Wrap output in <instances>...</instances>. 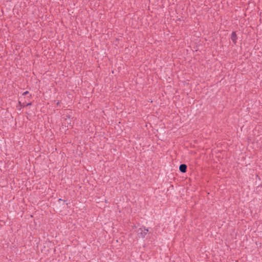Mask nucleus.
<instances>
[{"instance_id":"7ed1b4c3","label":"nucleus","mask_w":262,"mask_h":262,"mask_svg":"<svg viewBox=\"0 0 262 262\" xmlns=\"http://www.w3.org/2000/svg\"><path fill=\"white\" fill-rule=\"evenodd\" d=\"M231 39L234 44H236L237 42V37L236 32L233 31L231 33Z\"/></svg>"},{"instance_id":"f03ea898","label":"nucleus","mask_w":262,"mask_h":262,"mask_svg":"<svg viewBox=\"0 0 262 262\" xmlns=\"http://www.w3.org/2000/svg\"><path fill=\"white\" fill-rule=\"evenodd\" d=\"M187 166L185 164H181L179 166V170L181 172L185 173L187 171Z\"/></svg>"},{"instance_id":"f257e3e1","label":"nucleus","mask_w":262,"mask_h":262,"mask_svg":"<svg viewBox=\"0 0 262 262\" xmlns=\"http://www.w3.org/2000/svg\"><path fill=\"white\" fill-rule=\"evenodd\" d=\"M148 232V230L146 229L145 227L140 228L137 230L138 235L139 237L144 238Z\"/></svg>"},{"instance_id":"0eeeda50","label":"nucleus","mask_w":262,"mask_h":262,"mask_svg":"<svg viewBox=\"0 0 262 262\" xmlns=\"http://www.w3.org/2000/svg\"><path fill=\"white\" fill-rule=\"evenodd\" d=\"M31 104H32L31 103H28V104L26 105V106H28V105H31Z\"/></svg>"},{"instance_id":"39448f33","label":"nucleus","mask_w":262,"mask_h":262,"mask_svg":"<svg viewBox=\"0 0 262 262\" xmlns=\"http://www.w3.org/2000/svg\"><path fill=\"white\" fill-rule=\"evenodd\" d=\"M19 103L20 104V105H21V106H25V105L24 104V103L21 104V102H20V101H19Z\"/></svg>"},{"instance_id":"20e7f679","label":"nucleus","mask_w":262,"mask_h":262,"mask_svg":"<svg viewBox=\"0 0 262 262\" xmlns=\"http://www.w3.org/2000/svg\"><path fill=\"white\" fill-rule=\"evenodd\" d=\"M29 94V92L28 91H26L23 94V95L25 96V95H26L27 94Z\"/></svg>"},{"instance_id":"423d86ee","label":"nucleus","mask_w":262,"mask_h":262,"mask_svg":"<svg viewBox=\"0 0 262 262\" xmlns=\"http://www.w3.org/2000/svg\"><path fill=\"white\" fill-rule=\"evenodd\" d=\"M62 201L65 202V201H64V200H62L61 199H59L58 200V202H62Z\"/></svg>"}]
</instances>
